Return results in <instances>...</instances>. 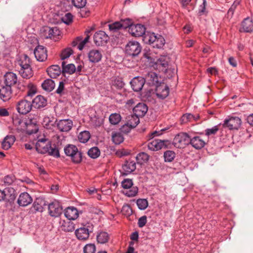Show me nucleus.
Instances as JSON below:
<instances>
[{"label": "nucleus", "mask_w": 253, "mask_h": 253, "mask_svg": "<svg viewBox=\"0 0 253 253\" xmlns=\"http://www.w3.org/2000/svg\"><path fill=\"white\" fill-rule=\"evenodd\" d=\"M112 139L113 142L116 145H119L124 141V138L120 132H114L112 133Z\"/></svg>", "instance_id": "37"}, {"label": "nucleus", "mask_w": 253, "mask_h": 253, "mask_svg": "<svg viewBox=\"0 0 253 253\" xmlns=\"http://www.w3.org/2000/svg\"><path fill=\"white\" fill-rule=\"evenodd\" d=\"M156 64L158 66L166 68L168 65V58L165 56H161L157 60Z\"/></svg>", "instance_id": "50"}, {"label": "nucleus", "mask_w": 253, "mask_h": 253, "mask_svg": "<svg viewBox=\"0 0 253 253\" xmlns=\"http://www.w3.org/2000/svg\"><path fill=\"white\" fill-rule=\"evenodd\" d=\"M194 115L191 114H184L181 117V121L183 123H186L188 122L192 121Z\"/></svg>", "instance_id": "60"}, {"label": "nucleus", "mask_w": 253, "mask_h": 253, "mask_svg": "<svg viewBox=\"0 0 253 253\" xmlns=\"http://www.w3.org/2000/svg\"><path fill=\"white\" fill-rule=\"evenodd\" d=\"M126 53L132 57L137 56L141 51L140 43L136 41H130L126 46Z\"/></svg>", "instance_id": "5"}, {"label": "nucleus", "mask_w": 253, "mask_h": 253, "mask_svg": "<svg viewBox=\"0 0 253 253\" xmlns=\"http://www.w3.org/2000/svg\"><path fill=\"white\" fill-rule=\"evenodd\" d=\"M34 54L38 61H44L47 57V50L42 45H38L34 49Z\"/></svg>", "instance_id": "14"}, {"label": "nucleus", "mask_w": 253, "mask_h": 253, "mask_svg": "<svg viewBox=\"0 0 253 253\" xmlns=\"http://www.w3.org/2000/svg\"><path fill=\"white\" fill-rule=\"evenodd\" d=\"M148 111V107L143 103H139L133 109L135 115L138 117H143Z\"/></svg>", "instance_id": "21"}, {"label": "nucleus", "mask_w": 253, "mask_h": 253, "mask_svg": "<svg viewBox=\"0 0 253 253\" xmlns=\"http://www.w3.org/2000/svg\"><path fill=\"white\" fill-rule=\"evenodd\" d=\"M242 124L241 119L238 117H231L228 119L225 120L223 124L224 127L229 129H238Z\"/></svg>", "instance_id": "9"}, {"label": "nucleus", "mask_w": 253, "mask_h": 253, "mask_svg": "<svg viewBox=\"0 0 253 253\" xmlns=\"http://www.w3.org/2000/svg\"><path fill=\"white\" fill-rule=\"evenodd\" d=\"M123 174L127 175L136 169V164L133 161H126L125 163L122 166Z\"/></svg>", "instance_id": "24"}, {"label": "nucleus", "mask_w": 253, "mask_h": 253, "mask_svg": "<svg viewBox=\"0 0 253 253\" xmlns=\"http://www.w3.org/2000/svg\"><path fill=\"white\" fill-rule=\"evenodd\" d=\"M108 36L103 31H99L96 32L93 36L94 43L97 46L102 45L106 43L108 40Z\"/></svg>", "instance_id": "12"}, {"label": "nucleus", "mask_w": 253, "mask_h": 253, "mask_svg": "<svg viewBox=\"0 0 253 253\" xmlns=\"http://www.w3.org/2000/svg\"><path fill=\"white\" fill-rule=\"evenodd\" d=\"M60 228L62 231L64 232H72L75 230V224L70 221L63 220L61 222Z\"/></svg>", "instance_id": "34"}, {"label": "nucleus", "mask_w": 253, "mask_h": 253, "mask_svg": "<svg viewBox=\"0 0 253 253\" xmlns=\"http://www.w3.org/2000/svg\"><path fill=\"white\" fill-rule=\"evenodd\" d=\"M48 213L49 214L53 217H58L62 213V208L60 203L54 201L48 205Z\"/></svg>", "instance_id": "11"}, {"label": "nucleus", "mask_w": 253, "mask_h": 253, "mask_svg": "<svg viewBox=\"0 0 253 253\" xmlns=\"http://www.w3.org/2000/svg\"><path fill=\"white\" fill-rule=\"evenodd\" d=\"M46 206L45 201L42 198H37L33 203L32 208L35 211L42 212Z\"/></svg>", "instance_id": "28"}, {"label": "nucleus", "mask_w": 253, "mask_h": 253, "mask_svg": "<svg viewBox=\"0 0 253 253\" xmlns=\"http://www.w3.org/2000/svg\"><path fill=\"white\" fill-rule=\"evenodd\" d=\"M73 53V51L70 47L66 48L62 51L60 55L61 59L62 60H64L69 57Z\"/></svg>", "instance_id": "51"}, {"label": "nucleus", "mask_w": 253, "mask_h": 253, "mask_svg": "<svg viewBox=\"0 0 253 253\" xmlns=\"http://www.w3.org/2000/svg\"><path fill=\"white\" fill-rule=\"evenodd\" d=\"M72 3L75 7L81 8L85 5L86 0H72Z\"/></svg>", "instance_id": "57"}, {"label": "nucleus", "mask_w": 253, "mask_h": 253, "mask_svg": "<svg viewBox=\"0 0 253 253\" xmlns=\"http://www.w3.org/2000/svg\"><path fill=\"white\" fill-rule=\"evenodd\" d=\"M47 72L51 78H56L61 73L60 67L57 65H52L47 69Z\"/></svg>", "instance_id": "31"}, {"label": "nucleus", "mask_w": 253, "mask_h": 253, "mask_svg": "<svg viewBox=\"0 0 253 253\" xmlns=\"http://www.w3.org/2000/svg\"><path fill=\"white\" fill-rule=\"evenodd\" d=\"M55 85L54 81L51 79H46L42 84V89L47 92H50L53 90Z\"/></svg>", "instance_id": "35"}, {"label": "nucleus", "mask_w": 253, "mask_h": 253, "mask_svg": "<svg viewBox=\"0 0 253 253\" xmlns=\"http://www.w3.org/2000/svg\"><path fill=\"white\" fill-rule=\"evenodd\" d=\"M109 28L110 30L113 32H117L118 30L122 29L120 21L109 24Z\"/></svg>", "instance_id": "56"}, {"label": "nucleus", "mask_w": 253, "mask_h": 253, "mask_svg": "<svg viewBox=\"0 0 253 253\" xmlns=\"http://www.w3.org/2000/svg\"><path fill=\"white\" fill-rule=\"evenodd\" d=\"M31 60L26 54L21 55L16 62V67L19 75L22 78L29 79L33 76L31 67Z\"/></svg>", "instance_id": "1"}, {"label": "nucleus", "mask_w": 253, "mask_h": 253, "mask_svg": "<svg viewBox=\"0 0 253 253\" xmlns=\"http://www.w3.org/2000/svg\"><path fill=\"white\" fill-rule=\"evenodd\" d=\"M66 156L70 157L72 162L75 164L82 162L83 159L82 153L74 145L69 144L64 149Z\"/></svg>", "instance_id": "2"}, {"label": "nucleus", "mask_w": 253, "mask_h": 253, "mask_svg": "<svg viewBox=\"0 0 253 253\" xmlns=\"http://www.w3.org/2000/svg\"><path fill=\"white\" fill-rule=\"evenodd\" d=\"M109 120L112 125H117L121 120V116L119 114L113 113L110 115Z\"/></svg>", "instance_id": "43"}, {"label": "nucleus", "mask_w": 253, "mask_h": 253, "mask_svg": "<svg viewBox=\"0 0 253 253\" xmlns=\"http://www.w3.org/2000/svg\"><path fill=\"white\" fill-rule=\"evenodd\" d=\"M93 228L92 224L87 223L83 227L76 229L75 233L78 240L85 241L88 239L89 234L93 232Z\"/></svg>", "instance_id": "3"}, {"label": "nucleus", "mask_w": 253, "mask_h": 253, "mask_svg": "<svg viewBox=\"0 0 253 253\" xmlns=\"http://www.w3.org/2000/svg\"><path fill=\"white\" fill-rule=\"evenodd\" d=\"M15 141V137L13 135H7L3 139L1 143L2 149L8 150L13 144Z\"/></svg>", "instance_id": "32"}, {"label": "nucleus", "mask_w": 253, "mask_h": 253, "mask_svg": "<svg viewBox=\"0 0 253 253\" xmlns=\"http://www.w3.org/2000/svg\"><path fill=\"white\" fill-rule=\"evenodd\" d=\"M88 155L91 158L96 159L100 154V150L97 147L91 148L87 152Z\"/></svg>", "instance_id": "44"}, {"label": "nucleus", "mask_w": 253, "mask_h": 253, "mask_svg": "<svg viewBox=\"0 0 253 253\" xmlns=\"http://www.w3.org/2000/svg\"><path fill=\"white\" fill-rule=\"evenodd\" d=\"M12 96V88L9 85L0 84V99L4 102L9 100Z\"/></svg>", "instance_id": "10"}, {"label": "nucleus", "mask_w": 253, "mask_h": 253, "mask_svg": "<svg viewBox=\"0 0 253 253\" xmlns=\"http://www.w3.org/2000/svg\"><path fill=\"white\" fill-rule=\"evenodd\" d=\"M48 150L47 153L51 156L55 157H59L60 154L58 148H57L55 144L51 145L50 144L49 146H48Z\"/></svg>", "instance_id": "39"}, {"label": "nucleus", "mask_w": 253, "mask_h": 253, "mask_svg": "<svg viewBox=\"0 0 253 253\" xmlns=\"http://www.w3.org/2000/svg\"><path fill=\"white\" fill-rule=\"evenodd\" d=\"M15 177L11 175H8L4 177L3 182L7 185L11 184L14 181Z\"/></svg>", "instance_id": "63"}, {"label": "nucleus", "mask_w": 253, "mask_h": 253, "mask_svg": "<svg viewBox=\"0 0 253 253\" xmlns=\"http://www.w3.org/2000/svg\"><path fill=\"white\" fill-rule=\"evenodd\" d=\"M33 199L27 192L21 193L18 199L17 203L20 206L25 207L30 204Z\"/></svg>", "instance_id": "20"}, {"label": "nucleus", "mask_w": 253, "mask_h": 253, "mask_svg": "<svg viewBox=\"0 0 253 253\" xmlns=\"http://www.w3.org/2000/svg\"><path fill=\"white\" fill-rule=\"evenodd\" d=\"M120 22L122 29H126L128 28V29H129V27L133 24L132 20L129 18L122 19Z\"/></svg>", "instance_id": "55"}, {"label": "nucleus", "mask_w": 253, "mask_h": 253, "mask_svg": "<svg viewBox=\"0 0 253 253\" xmlns=\"http://www.w3.org/2000/svg\"><path fill=\"white\" fill-rule=\"evenodd\" d=\"M145 82L147 81L151 85H156L158 83L157 75L153 72H149L145 75Z\"/></svg>", "instance_id": "33"}, {"label": "nucleus", "mask_w": 253, "mask_h": 253, "mask_svg": "<svg viewBox=\"0 0 253 253\" xmlns=\"http://www.w3.org/2000/svg\"><path fill=\"white\" fill-rule=\"evenodd\" d=\"M239 4L238 1H234V2L231 6L230 8L227 11V18L228 19H230L232 17L233 14L234 13V11L236 9L237 5Z\"/></svg>", "instance_id": "52"}, {"label": "nucleus", "mask_w": 253, "mask_h": 253, "mask_svg": "<svg viewBox=\"0 0 253 253\" xmlns=\"http://www.w3.org/2000/svg\"><path fill=\"white\" fill-rule=\"evenodd\" d=\"M61 19L63 22L68 25L72 21L73 16L70 13H67L62 17Z\"/></svg>", "instance_id": "59"}, {"label": "nucleus", "mask_w": 253, "mask_h": 253, "mask_svg": "<svg viewBox=\"0 0 253 253\" xmlns=\"http://www.w3.org/2000/svg\"><path fill=\"white\" fill-rule=\"evenodd\" d=\"M88 60L92 63H98L101 60L102 53L101 50L96 49L90 50L87 53Z\"/></svg>", "instance_id": "15"}, {"label": "nucleus", "mask_w": 253, "mask_h": 253, "mask_svg": "<svg viewBox=\"0 0 253 253\" xmlns=\"http://www.w3.org/2000/svg\"><path fill=\"white\" fill-rule=\"evenodd\" d=\"M57 126L60 131L67 132L72 128L73 122L70 119L61 120L58 122Z\"/></svg>", "instance_id": "18"}, {"label": "nucleus", "mask_w": 253, "mask_h": 253, "mask_svg": "<svg viewBox=\"0 0 253 253\" xmlns=\"http://www.w3.org/2000/svg\"><path fill=\"white\" fill-rule=\"evenodd\" d=\"M165 161L166 162H171L175 157V153L174 151L167 150L164 154Z\"/></svg>", "instance_id": "41"}, {"label": "nucleus", "mask_w": 253, "mask_h": 253, "mask_svg": "<svg viewBox=\"0 0 253 253\" xmlns=\"http://www.w3.org/2000/svg\"><path fill=\"white\" fill-rule=\"evenodd\" d=\"M96 251L95 246L94 244H88L84 248V253H95Z\"/></svg>", "instance_id": "54"}, {"label": "nucleus", "mask_w": 253, "mask_h": 253, "mask_svg": "<svg viewBox=\"0 0 253 253\" xmlns=\"http://www.w3.org/2000/svg\"><path fill=\"white\" fill-rule=\"evenodd\" d=\"M64 215L69 220H75L79 216V213L76 208L72 207L65 209Z\"/></svg>", "instance_id": "26"}, {"label": "nucleus", "mask_w": 253, "mask_h": 253, "mask_svg": "<svg viewBox=\"0 0 253 253\" xmlns=\"http://www.w3.org/2000/svg\"><path fill=\"white\" fill-rule=\"evenodd\" d=\"M146 28L142 24H132L129 29V33L134 37H141L145 33Z\"/></svg>", "instance_id": "13"}, {"label": "nucleus", "mask_w": 253, "mask_h": 253, "mask_svg": "<svg viewBox=\"0 0 253 253\" xmlns=\"http://www.w3.org/2000/svg\"><path fill=\"white\" fill-rule=\"evenodd\" d=\"M156 93L158 98L163 99L169 95V88L164 84L157 85L156 88Z\"/></svg>", "instance_id": "19"}, {"label": "nucleus", "mask_w": 253, "mask_h": 253, "mask_svg": "<svg viewBox=\"0 0 253 253\" xmlns=\"http://www.w3.org/2000/svg\"><path fill=\"white\" fill-rule=\"evenodd\" d=\"M16 109L19 114L26 115L31 111L32 104L31 101L23 99L17 102Z\"/></svg>", "instance_id": "7"}, {"label": "nucleus", "mask_w": 253, "mask_h": 253, "mask_svg": "<svg viewBox=\"0 0 253 253\" xmlns=\"http://www.w3.org/2000/svg\"><path fill=\"white\" fill-rule=\"evenodd\" d=\"M109 239V234L106 232H101L97 236V241L100 244L107 243Z\"/></svg>", "instance_id": "38"}, {"label": "nucleus", "mask_w": 253, "mask_h": 253, "mask_svg": "<svg viewBox=\"0 0 253 253\" xmlns=\"http://www.w3.org/2000/svg\"><path fill=\"white\" fill-rule=\"evenodd\" d=\"M165 43V40L163 37L159 35L153 46L158 48L163 47Z\"/></svg>", "instance_id": "47"}, {"label": "nucleus", "mask_w": 253, "mask_h": 253, "mask_svg": "<svg viewBox=\"0 0 253 253\" xmlns=\"http://www.w3.org/2000/svg\"><path fill=\"white\" fill-rule=\"evenodd\" d=\"M31 103L32 107L39 109L46 106V100L43 96L38 95L32 100Z\"/></svg>", "instance_id": "25"}, {"label": "nucleus", "mask_w": 253, "mask_h": 253, "mask_svg": "<svg viewBox=\"0 0 253 253\" xmlns=\"http://www.w3.org/2000/svg\"><path fill=\"white\" fill-rule=\"evenodd\" d=\"M159 35H156L155 33H149L145 37V38L148 40L150 44L153 45Z\"/></svg>", "instance_id": "53"}, {"label": "nucleus", "mask_w": 253, "mask_h": 253, "mask_svg": "<svg viewBox=\"0 0 253 253\" xmlns=\"http://www.w3.org/2000/svg\"><path fill=\"white\" fill-rule=\"evenodd\" d=\"M171 145V142L168 140L155 139L148 143V148L151 151H157L162 149L170 148Z\"/></svg>", "instance_id": "4"}, {"label": "nucleus", "mask_w": 253, "mask_h": 253, "mask_svg": "<svg viewBox=\"0 0 253 253\" xmlns=\"http://www.w3.org/2000/svg\"><path fill=\"white\" fill-rule=\"evenodd\" d=\"M218 130V127L217 126H214L211 128H207L205 130L206 135L210 136L212 134H215Z\"/></svg>", "instance_id": "61"}, {"label": "nucleus", "mask_w": 253, "mask_h": 253, "mask_svg": "<svg viewBox=\"0 0 253 253\" xmlns=\"http://www.w3.org/2000/svg\"><path fill=\"white\" fill-rule=\"evenodd\" d=\"M4 200L11 203L15 199L16 197V191L14 188L7 187L3 190Z\"/></svg>", "instance_id": "23"}, {"label": "nucleus", "mask_w": 253, "mask_h": 253, "mask_svg": "<svg viewBox=\"0 0 253 253\" xmlns=\"http://www.w3.org/2000/svg\"><path fill=\"white\" fill-rule=\"evenodd\" d=\"M130 83L134 91H139L142 89L145 84V79L141 77H136L134 78Z\"/></svg>", "instance_id": "17"}, {"label": "nucleus", "mask_w": 253, "mask_h": 253, "mask_svg": "<svg viewBox=\"0 0 253 253\" xmlns=\"http://www.w3.org/2000/svg\"><path fill=\"white\" fill-rule=\"evenodd\" d=\"M27 88L28 89V91L27 92V95L28 96H33L34 94H35L37 92V87L35 84H33L32 83L29 82L27 84Z\"/></svg>", "instance_id": "46"}, {"label": "nucleus", "mask_w": 253, "mask_h": 253, "mask_svg": "<svg viewBox=\"0 0 253 253\" xmlns=\"http://www.w3.org/2000/svg\"><path fill=\"white\" fill-rule=\"evenodd\" d=\"M62 72L69 74H73L76 70L75 66L73 64H69L66 65L65 62H62Z\"/></svg>", "instance_id": "36"}, {"label": "nucleus", "mask_w": 253, "mask_h": 253, "mask_svg": "<svg viewBox=\"0 0 253 253\" xmlns=\"http://www.w3.org/2000/svg\"><path fill=\"white\" fill-rule=\"evenodd\" d=\"M190 144L196 149H201L203 148L205 144V141L200 136H194L190 138Z\"/></svg>", "instance_id": "27"}, {"label": "nucleus", "mask_w": 253, "mask_h": 253, "mask_svg": "<svg viewBox=\"0 0 253 253\" xmlns=\"http://www.w3.org/2000/svg\"><path fill=\"white\" fill-rule=\"evenodd\" d=\"M132 128V127L130 126L127 123H126L120 128V132L127 133L131 130Z\"/></svg>", "instance_id": "62"}, {"label": "nucleus", "mask_w": 253, "mask_h": 253, "mask_svg": "<svg viewBox=\"0 0 253 253\" xmlns=\"http://www.w3.org/2000/svg\"><path fill=\"white\" fill-rule=\"evenodd\" d=\"M190 142V138L186 133H180L175 135L173 139L174 146L178 148L184 147Z\"/></svg>", "instance_id": "8"}, {"label": "nucleus", "mask_w": 253, "mask_h": 253, "mask_svg": "<svg viewBox=\"0 0 253 253\" xmlns=\"http://www.w3.org/2000/svg\"><path fill=\"white\" fill-rule=\"evenodd\" d=\"M47 139L43 138L39 139L36 144V149L37 151L41 154H45L48 152V146L50 145V143H47Z\"/></svg>", "instance_id": "16"}, {"label": "nucleus", "mask_w": 253, "mask_h": 253, "mask_svg": "<svg viewBox=\"0 0 253 253\" xmlns=\"http://www.w3.org/2000/svg\"><path fill=\"white\" fill-rule=\"evenodd\" d=\"M43 36L45 38H52L58 35L59 31L56 27L50 28L49 27H44L43 29Z\"/></svg>", "instance_id": "30"}, {"label": "nucleus", "mask_w": 253, "mask_h": 253, "mask_svg": "<svg viewBox=\"0 0 253 253\" xmlns=\"http://www.w3.org/2000/svg\"><path fill=\"white\" fill-rule=\"evenodd\" d=\"M38 116L37 115H30L28 117V120L26 124L28 125H32L34 126H36L38 123L37 121Z\"/></svg>", "instance_id": "58"}, {"label": "nucleus", "mask_w": 253, "mask_h": 253, "mask_svg": "<svg viewBox=\"0 0 253 253\" xmlns=\"http://www.w3.org/2000/svg\"><path fill=\"white\" fill-rule=\"evenodd\" d=\"M136 204L139 209L144 210L147 208L148 202L145 199H139L136 201Z\"/></svg>", "instance_id": "48"}, {"label": "nucleus", "mask_w": 253, "mask_h": 253, "mask_svg": "<svg viewBox=\"0 0 253 253\" xmlns=\"http://www.w3.org/2000/svg\"><path fill=\"white\" fill-rule=\"evenodd\" d=\"M147 217L146 215H143L140 217L138 220V226L140 228L144 227L147 223Z\"/></svg>", "instance_id": "64"}, {"label": "nucleus", "mask_w": 253, "mask_h": 253, "mask_svg": "<svg viewBox=\"0 0 253 253\" xmlns=\"http://www.w3.org/2000/svg\"><path fill=\"white\" fill-rule=\"evenodd\" d=\"M90 135L88 131H84L80 133L78 139L80 142L86 143L90 138Z\"/></svg>", "instance_id": "42"}, {"label": "nucleus", "mask_w": 253, "mask_h": 253, "mask_svg": "<svg viewBox=\"0 0 253 253\" xmlns=\"http://www.w3.org/2000/svg\"><path fill=\"white\" fill-rule=\"evenodd\" d=\"M17 82V75L12 72H7L4 76L3 84L11 87Z\"/></svg>", "instance_id": "22"}, {"label": "nucleus", "mask_w": 253, "mask_h": 253, "mask_svg": "<svg viewBox=\"0 0 253 253\" xmlns=\"http://www.w3.org/2000/svg\"><path fill=\"white\" fill-rule=\"evenodd\" d=\"M127 123L132 128L135 127L139 123V117L136 115H131L128 117V119Z\"/></svg>", "instance_id": "45"}, {"label": "nucleus", "mask_w": 253, "mask_h": 253, "mask_svg": "<svg viewBox=\"0 0 253 253\" xmlns=\"http://www.w3.org/2000/svg\"><path fill=\"white\" fill-rule=\"evenodd\" d=\"M242 28L240 31L245 32H251L253 30V21L250 17L245 18L241 24Z\"/></svg>", "instance_id": "29"}, {"label": "nucleus", "mask_w": 253, "mask_h": 253, "mask_svg": "<svg viewBox=\"0 0 253 253\" xmlns=\"http://www.w3.org/2000/svg\"><path fill=\"white\" fill-rule=\"evenodd\" d=\"M121 212L126 216H129L132 213V211L130 206L128 204H125L122 207Z\"/></svg>", "instance_id": "49"}, {"label": "nucleus", "mask_w": 253, "mask_h": 253, "mask_svg": "<svg viewBox=\"0 0 253 253\" xmlns=\"http://www.w3.org/2000/svg\"><path fill=\"white\" fill-rule=\"evenodd\" d=\"M133 182L131 179H125L122 182V186L124 189H128L124 194L128 197H132L135 196L138 193V189L136 186H132Z\"/></svg>", "instance_id": "6"}, {"label": "nucleus", "mask_w": 253, "mask_h": 253, "mask_svg": "<svg viewBox=\"0 0 253 253\" xmlns=\"http://www.w3.org/2000/svg\"><path fill=\"white\" fill-rule=\"evenodd\" d=\"M149 156L145 152H141L138 154L136 157V159L138 162L140 164L146 162L148 161Z\"/></svg>", "instance_id": "40"}]
</instances>
